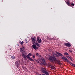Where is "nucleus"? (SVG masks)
<instances>
[{
  "mask_svg": "<svg viewBox=\"0 0 75 75\" xmlns=\"http://www.w3.org/2000/svg\"><path fill=\"white\" fill-rule=\"evenodd\" d=\"M31 39L32 42H35V38H31Z\"/></svg>",
  "mask_w": 75,
  "mask_h": 75,
  "instance_id": "obj_12",
  "label": "nucleus"
},
{
  "mask_svg": "<svg viewBox=\"0 0 75 75\" xmlns=\"http://www.w3.org/2000/svg\"><path fill=\"white\" fill-rule=\"evenodd\" d=\"M53 55V56H54V55H56V54H55V53H52Z\"/></svg>",
  "mask_w": 75,
  "mask_h": 75,
  "instance_id": "obj_26",
  "label": "nucleus"
},
{
  "mask_svg": "<svg viewBox=\"0 0 75 75\" xmlns=\"http://www.w3.org/2000/svg\"><path fill=\"white\" fill-rule=\"evenodd\" d=\"M69 62V64L71 65H72V64H72V63H71V62H69H69Z\"/></svg>",
  "mask_w": 75,
  "mask_h": 75,
  "instance_id": "obj_18",
  "label": "nucleus"
},
{
  "mask_svg": "<svg viewBox=\"0 0 75 75\" xmlns=\"http://www.w3.org/2000/svg\"><path fill=\"white\" fill-rule=\"evenodd\" d=\"M33 58H35V56H33Z\"/></svg>",
  "mask_w": 75,
  "mask_h": 75,
  "instance_id": "obj_29",
  "label": "nucleus"
},
{
  "mask_svg": "<svg viewBox=\"0 0 75 75\" xmlns=\"http://www.w3.org/2000/svg\"><path fill=\"white\" fill-rule=\"evenodd\" d=\"M36 55L37 56V57H41V56L39 55V54H38V53H36Z\"/></svg>",
  "mask_w": 75,
  "mask_h": 75,
  "instance_id": "obj_17",
  "label": "nucleus"
},
{
  "mask_svg": "<svg viewBox=\"0 0 75 75\" xmlns=\"http://www.w3.org/2000/svg\"><path fill=\"white\" fill-rule=\"evenodd\" d=\"M49 67H50V68L51 69H54V68H55V66L53 65H52L51 64H50L49 65Z\"/></svg>",
  "mask_w": 75,
  "mask_h": 75,
  "instance_id": "obj_9",
  "label": "nucleus"
},
{
  "mask_svg": "<svg viewBox=\"0 0 75 75\" xmlns=\"http://www.w3.org/2000/svg\"><path fill=\"white\" fill-rule=\"evenodd\" d=\"M56 53L57 54H58V55H59V56H60L61 57H62V54H61V53H60L58 52H56Z\"/></svg>",
  "mask_w": 75,
  "mask_h": 75,
  "instance_id": "obj_13",
  "label": "nucleus"
},
{
  "mask_svg": "<svg viewBox=\"0 0 75 75\" xmlns=\"http://www.w3.org/2000/svg\"><path fill=\"white\" fill-rule=\"evenodd\" d=\"M67 58H68V59H70V58H71V57H69L68 56H67Z\"/></svg>",
  "mask_w": 75,
  "mask_h": 75,
  "instance_id": "obj_22",
  "label": "nucleus"
},
{
  "mask_svg": "<svg viewBox=\"0 0 75 75\" xmlns=\"http://www.w3.org/2000/svg\"><path fill=\"white\" fill-rule=\"evenodd\" d=\"M52 39H54V38H48L47 39V40H49V41H50V40H52Z\"/></svg>",
  "mask_w": 75,
  "mask_h": 75,
  "instance_id": "obj_19",
  "label": "nucleus"
},
{
  "mask_svg": "<svg viewBox=\"0 0 75 75\" xmlns=\"http://www.w3.org/2000/svg\"><path fill=\"white\" fill-rule=\"evenodd\" d=\"M70 60H71V61H73V60L71 58H70Z\"/></svg>",
  "mask_w": 75,
  "mask_h": 75,
  "instance_id": "obj_27",
  "label": "nucleus"
},
{
  "mask_svg": "<svg viewBox=\"0 0 75 75\" xmlns=\"http://www.w3.org/2000/svg\"><path fill=\"white\" fill-rule=\"evenodd\" d=\"M23 69H26V68H25L24 67H23Z\"/></svg>",
  "mask_w": 75,
  "mask_h": 75,
  "instance_id": "obj_30",
  "label": "nucleus"
},
{
  "mask_svg": "<svg viewBox=\"0 0 75 75\" xmlns=\"http://www.w3.org/2000/svg\"><path fill=\"white\" fill-rule=\"evenodd\" d=\"M42 72L44 73V74H45L46 75H50L48 72H47V71H45V69L43 67H42Z\"/></svg>",
  "mask_w": 75,
  "mask_h": 75,
  "instance_id": "obj_2",
  "label": "nucleus"
},
{
  "mask_svg": "<svg viewBox=\"0 0 75 75\" xmlns=\"http://www.w3.org/2000/svg\"><path fill=\"white\" fill-rule=\"evenodd\" d=\"M35 59V61L36 62H38V63H39V61H38V60L37 59Z\"/></svg>",
  "mask_w": 75,
  "mask_h": 75,
  "instance_id": "obj_20",
  "label": "nucleus"
},
{
  "mask_svg": "<svg viewBox=\"0 0 75 75\" xmlns=\"http://www.w3.org/2000/svg\"><path fill=\"white\" fill-rule=\"evenodd\" d=\"M19 42L20 44H21V45H22L23 44V43H24V42L23 41H22V42H21V41H19Z\"/></svg>",
  "mask_w": 75,
  "mask_h": 75,
  "instance_id": "obj_16",
  "label": "nucleus"
},
{
  "mask_svg": "<svg viewBox=\"0 0 75 75\" xmlns=\"http://www.w3.org/2000/svg\"><path fill=\"white\" fill-rule=\"evenodd\" d=\"M22 54V57H23V58L24 59H25L26 58V57H27V53L25 52H24Z\"/></svg>",
  "mask_w": 75,
  "mask_h": 75,
  "instance_id": "obj_4",
  "label": "nucleus"
},
{
  "mask_svg": "<svg viewBox=\"0 0 75 75\" xmlns=\"http://www.w3.org/2000/svg\"><path fill=\"white\" fill-rule=\"evenodd\" d=\"M37 40L38 43H41V40L39 38V37H38L37 38Z\"/></svg>",
  "mask_w": 75,
  "mask_h": 75,
  "instance_id": "obj_8",
  "label": "nucleus"
},
{
  "mask_svg": "<svg viewBox=\"0 0 75 75\" xmlns=\"http://www.w3.org/2000/svg\"><path fill=\"white\" fill-rule=\"evenodd\" d=\"M69 6H70L71 7H73V6H74V4L73 3H71Z\"/></svg>",
  "mask_w": 75,
  "mask_h": 75,
  "instance_id": "obj_15",
  "label": "nucleus"
},
{
  "mask_svg": "<svg viewBox=\"0 0 75 75\" xmlns=\"http://www.w3.org/2000/svg\"><path fill=\"white\" fill-rule=\"evenodd\" d=\"M10 50H11V48L10 49Z\"/></svg>",
  "mask_w": 75,
  "mask_h": 75,
  "instance_id": "obj_34",
  "label": "nucleus"
},
{
  "mask_svg": "<svg viewBox=\"0 0 75 75\" xmlns=\"http://www.w3.org/2000/svg\"><path fill=\"white\" fill-rule=\"evenodd\" d=\"M72 66H73V67H75V64H72Z\"/></svg>",
  "mask_w": 75,
  "mask_h": 75,
  "instance_id": "obj_25",
  "label": "nucleus"
},
{
  "mask_svg": "<svg viewBox=\"0 0 75 75\" xmlns=\"http://www.w3.org/2000/svg\"><path fill=\"white\" fill-rule=\"evenodd\" d=\"M24 47H23V48H22V49H23V50H24Z\"/></svg>",
  "mask_w": 75,
  "mask_h": 75,
  "instance_id": "obj_31",
  "label": "nucleus"
},
{
  "mask_svg": "<svg viewBox=\"0 0 75 75\" xmlns=\"http://www.w3.org/2000/svg\"><path fill=\"white\" fill-rule=\"evenodd\" d=\"M42 75H45V74H42Z\"/></svg>",
  "mask_w": 75,
  "mask_h": 75,
  "instance_id": "obj_33",
  "label": "nucleus"
},
{
  "mask_svg": "<svg viewBox=\"0 0 75 75\" xmlns=\"http://www.w3.org/2000/svg\"><path fill=\"white\" fill-rule=\"evenodd\" d=\"M11 58H13V59H14V58H15V57L14 56H12L11 57Z\"/></svg>",
  "mask_w": 75,
  "mask_h": 75,
  "instance_id": "obj_24",
  "label": "nucleus"
},
{
  "mask_svg": "<svg viewBox=\"0 0 75 75\" xmlns=\"http://www.w3.org/2000/svg\"><path fill=\"white\" fill-rule=\"evenodd\" d=\"M20 50L21 51V52H23V49L22 48H21Z\"/></svg>",
  "mask_w": 75,
  "mask_h": 75,
  "instance_id": "obj_23",
  "label": "nucleus"
},
{
  "mask_svg": "<svg viewBox=\"0 0 75 75\" xmlns=\"http://www.w3.org/2000/svg\"><path fill=\"white\" fill-rule=\"evenodd\" d=\"M49 59L50 60V61H52V62H54V61H55L56 60V58H55V57L50 56Z\"/></svg>",
  "mask_w": 75,
  "mask_h": 75,
  "instance_id": "obj_3",
  "label": "nucleus"
},
{
  "mask_svg": "<svg viewBox=\"0 0 75 75\" xmlns=\"http://www.w3.org/2000/svg\"><path fill=\"white\" fill-rule=\"evenodd\" d=\"M62 58L63 59H64V60H65V61H66V62H69V61H68V59H67V58H66L65 57H62Z\"/></svg>",
  "mask_w": 75,
  "mask_h": 75,
  "instance_id": "obj_7",
  "label": "nucleus"
},
{
  "mask_svg": "<svg viewBox=\"0 0 75 75\" xmlns=\"http://www.w3.org/2000/svg\"><path fill=\"white\" fill-rule=\"evenodd\" d=\"M70 52H72V51L71 50H69Z\"/></svg>",
  "mask_w": 75,
  "mask_h": 75,
  "instance_id": "obj_32",
  "label": "nucleus"
},
{
  "mask_svg": "<svg viewBox=\"0 0 75 75\" xmlns=\"http://www.w3.org/2000/svg\"><path fill=\"white\" fill-rule=\"evenodd\" d=\"M66 4H67V5H68V6H69L70 5V4H71V3H70V2H69V1H67L66 2Z\"/></svg>",
  "mask_w": 75,
  "mask_h": 75,
  "instance_id": "obj_14",
  "label": "nucleus"
},
{
  "mask_svg": "<svg viewBox=\"0 0 75 75\" xmlns=\"http://www.w3.org/2000/svg\"><path fill=\"white\" fill-rule=\"evenodd\" d=\"M64 44L65 46H66V47H71V44L69 42L68 43H66L65 42L64 43Z\"/></svg>",
  "mask_w": 75,
  "mask_h": 75,
  "instance_id": "obj_5",
  "label": "nucleus"
},
{
  "mask_svg": "<svg viewBox=\"0 0 75 75\" xmlns=\"http://www.w3.org/2000/svg\"><path fill=\"white\" fill-rule=\"evenodd\" d=\"M57 64H58V65H62V63L60 62L59 60L57 61Z\"/></svg>",
  "mask_w": 75,
  "mask_h": 75,
  "instance_id": "obj_10",
  "label": "nucleus"
},
{
  "mask_svg": "<svg viewBox=\"0 0 75 75\" xmlns=\"http://www.w3.org/2000/svg\"><path fill=\"white\" fill-rule=\"evenodd\" d=\"M31 56V54L29 53L26 56V57L28 59H29L30 61H34V59H33L30 58V57Z\"/></svg>",
  "mask_w": 75,
  "mask_h": 75,
  "instance_id": "obj_1",
  "label": "nucleus"
},
{
  "mask_svg": "<svg viewBox=\"0 0 75 75\" xmlns=\"http://www.w3.org/2000/svg\"><path fill=\"white\" fill-rule=\"evenodd\" d=\"M42 61H43V62H45V60L44 59H42Z\"/></svg>",
  "mask_w": 75,
  "mask_h": 75,
  "instance_id": "obj_28",
  "label": "nucleus"
},
{
  "mask_svg": "<svg viewBox=\"0 0 75 75\" xmlns=\"http://www.w3.org/2000/svg\"><path fill=\"white\" fill-rule=\"evenodd\" d=\"M33 44H34L36 45H37V47H40L39 44L37 42H33Z\"/></svg>",
  "mask_w": 75,
  "mask_h": 75,
  "instance_id": "obj_11",
  "label": "nucleus"
},
{
  "mask_svg": "<svg viewBox=\"0 0 75 75\" xmlns=\"http://www.w3.org/2000/svg\"><path fill=\"white\" fill-rule=\"evenodd\" d=\"M32 47L33 49H34L35 50H38V47H37V46H36V45H32Z\"/></svg>",
  "mask_w": 75,
  "mask_h": 75,
  "instance_id": "obj_6",
  "label": "nucleus"
},
{
  "mask_svg": "<svg viewBox=\"0 0 75 75\" xmlns=\"http://www.w3.org/2000/svg\"><path fill=\"white\" fill-rule=\"evenodd\" d=\"M64 55H68V53L66 52H65L64 53Z\"/></svg>",
  "mask_w": 75,
  "mask_h": 75,
  "instance_id": "obj_21",
  "label": "nucleus"
}]
</instances>
